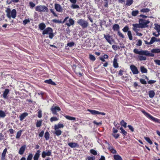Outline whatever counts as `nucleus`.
Segmentation results:
<instances>
[{"mask_svg": "<svg viewBox=\"0 0 160 160\" xmlns=\"http://www.w3.org/2000/svg\"><path fill=\"white\" fill-rule=\"evenodd\" d=\"M139 22L138 24L140 26L141 28H142L148 27V25L147 24L149 23L150 21L148 20L140 19H139Z\"/></svg>", "mask_w": 160, "mask_h": 160, "instance_id": "obj_2", "label": "nucleus"}, {"mask_svg": "<svg viewBox=\"0 0 160 160\" xmlns=\"http://www.w3.org/2000/svg\"><path fill=\"white\" fill-rule=\"evenodd\" d=\"M132 26H133V30L136 33L139 30L138 28H141V27L138 24H133Z\"/></svg>", "mask_w": 160, "mask_h": 160, "instance_id": "obj_9", "label": "nucleus"}, {"mask_svg": "<svg viewBox=\"0 0 160 160\" xmlns=\"http://www.w3.org/2000/svg\"><path fill=\"white\" fill-rule=\"evenodd\" d=\"M120 124L122 126H123L125 128H126L127 123L126 122H125L124 120H122L121 121Z\"/></svg>", "mask_w": 160, "mask_h": 160, "instance_id": "obj_36", "label": "nucleus"}, {"mask_svg": "<svg viewBox=\"0 0 160 160\" xmlns=\"http://www.w3.org/2000/svg\"><path fill=\"white\" fill-rule=\"evenodd\" d=\"M26 147V145H24L20 148L18 152V153L22 155L23 153L25 150Z\"/></svg>", "mask_w": 160, "mask_h": 160, "instance_id": "obj_14", "label": "nucleus"}, {"mask_svg": "<svg viewBox=\"0 0 160 160\" xmlns=\"http://www.w3.org/2000/svg\"><path fill=\"white\" fill-rule=\"evenodd\" d=\"M41 151L39 150H38L37 151L33 157L34 160H38L39 157L40 153Z\"/></svg>", "mask_w": 160, "mask_h": 160, "instance_id": "obj_17", "label": "nucleus"}, {"mask_svg": "<svg viewBox=\"0 0 160 160\" xmlns=\"http://www.w3.org/2000/svg\"><path fill=\"white\" fill-rule=\"evenodd\" d=\"M138 58L140 61L145 60L147 59L146 57L143 56L141 55H139L138 56Z\"/></svg>", "mask_w": 160, "mask_h": 160, "instance_id": "obj_39", "label": "nucleus"}, {"mask_svg": "<svg viewBox=\"0 0 160 160\" xmlns=\"http://www.w3.org/2000/svg\"><path fill=\"white\" fill-rule=\"evenodd\" d=\"M22 132V131L20 130L17 132L16 136V138H19L20 137L21 134Z\"/></svg>", "mask_w": 160, "mask_h": 160, "instance_id": "obj_46", "label": "nucleus"}, {"mask_svg": "<svg viewBox=\"0 0 160 160\" xmlns=\"http://www.w3.org/2000/svg\"><path fill=\"white\" fill-rule=\"evenodd\" d=\"M42 122L41 121H38L36 124V127H39L41 126Z\"/></svg>", "mask_w": 160, "mask_h": 160, "instance_id": "obj_53", "label": "nucleus"}, {"mask_svg": "<svg viewBox=\"0 0 160 160\" xmlns=\"http://www.w3.org/2000/svg\"><path fill=\"white\" fill-rule=\"evenodd\" d=\"M65 117L68 119L70 120L75 121L76 120V118L72 117L66 115Z\"/></svg>", "mask_w": 160, "mask_h": 160, "instance_id": "obj_35", "label": "nucleus"}, {"mask_svg": "<svg viewBox=\"0 0 160 160\" xmlns=\"http://www.w3.org/2000/svg\"><path fill=\"white\" fill-rule=\"evenodd\" d=\"M6 12L7 13V17L9 18H11V10L9 8H7V10H6Z\"/></svg>", "mask_w": 160, "mask_h": 160, "instance_id": "obj_30", "label": "nucleus"}, {"mask_svg": "<svg viewBox=\"0 0 160 160\" xmlns=\"http://www.w3.org/2000/svg\"><path fill=\"white\" fill-rule=\"evenodd\" d=\"M44 82L46 83H47L53 85H56L55 83L52 81V80L51 79L45 80Z\"/></svg>", "mask_w": 160, "mask_h": 160, "instance_id": "obj_24", "label": "nucleus"}, {"mask_svg": "<svg viewBox=\"0 0 160 160\" xmlns=\"http://www.w3.org/2000/svg\"><path fill=\"white\" fill-rule=\"evenodd\" d=\"M51 150H48L47 152L45 151H43L42 154V157L43 158H45L46 156H50L51 154Z\"/></svg>", "mask_w": 160, "mask_h": 160, "instance_id": "obj_11", "label": "nucleus"}, {"mask_svg": "<svg viewBox=\"0 0 160 160\" xmlns=\"http://www.w3.org/2000/svg\"><path fill=\"white\" fill-rule=\"evenodd\" d=\"M77 23L80 25L83 28H87L88 25V23L87 21L82 19H80L78 20Z\"/></svg>", "mask_w": 160, "mask_h": 160, "instance_id": "obj_5", "label": "nucleus"}, {"mask_svg": "<svg viewBox=\"0 0 160 160\" xmlns=\"http://www.w3.org/2000/svg\"><path fill=\"white\" fill-rule=\"evenodd\" d=\"M140 82L142 84H147V82H146V81L144 79H140Z\"/></svg>", "mask_w": 160, "mask_h": 160, "instance_id": "obj_57", "label": "nucleus"}, {"mask_svg": "<svg viewBox=\"0 0 160 160\" xmlns=\"http://www.w3.org/2000/svg\"><path fill=\"white\" fill-rule=\"evenodd\" d=\"M43 35L48 34L49 37L50 38L52 39L54 37V34L53 33V30L52 28L48 27L44 30L42 33Z\"/></svg>", "mask_w": 160, "mask_h": 160, "instance_id": "obj_1", "label": "nucleus"}, {"mask_svg": "<svg viewBox=\"0 0 160 160\" xmlns=\"http://www.w3.org/2000/svg\"><path fill=\"white\" fill-rule=\"evenodd\" d=\"M30 22L29 19H26L23 21V23L24 25H26Z\"/></svg>", "mask_w": 160, "mask_h": 160, "instance_id": "obj_56", "label": "nucleus"}, {"mask_svg": "<svg viewBox=\"0 0 160 160\" xmlns=\"http://www.w3.org/2000/svg\"><path fill=\"white\" fill-rule=\"evenodd\" d=\"M93 123L94 124H96L98 126V125H101L102 124V122L101 121V122H98L96 121H94L93 122Z\"/></svg>", "mask_w": 160, "mask_h": 160, "instance_id": "obj_60", "label": "nucleus"}, {"mask_svg": "<svg viewBox=\"0 0 160 160\" xmlns=\"http://www.w3.org/2000/svg\"><path fill=\"white\" fill-rule=\"evenodd\" d=\"M69 23L66 22V25H67L68 27H69L71 25H73L74 24V21L72 18H70L69 20Z\"/></svg>", "mask_w": 160, "mask_h": 160, "instance_id": "obj_16", "label": "nucleus"}, {"mask_svg": "<svg viewBox=\"0 0 160 160\" xmlns=\"http://www.w3.org/2000/svg\"><path fill=\"white\" fill-rule=\"evenodd\" d=\"M152 53H160V48H154L152 49L151 51Z\"/></svg>", "mask_w": 160, "mask_h": 160, "instance_id": "obj_33", "label": "nucleus"}, {"mask_svg": "<svg viewBox=\"0 0 160 160\" xmlns=\"http://www.w3.org/2000/svg\"><path fill=\"white\" fill-rule=\"evenodd\" d=\"M154 61L156 64L160 66V60H155Z\"/></svg>", "mask_w": 160, "mask_h": 160, "instance_id": "obj_64", "label": "nucleus"}, {"mask_svg": "<svg viewBox=\"0 0 160 160\" xmlns=\"http://www.w3.org/2000/svg\"><path fill=\"white\" fill-rule=\"evenodd\" d=\"M32 153H30L28 155L27 160H32Z\"/></svg>", "mask_w": 160, "mask_h": 160, "instance_id": "obj_58", "label": "nucleus"}, {"mask_svg": "<svg viewBox=\"0 0 160 160\" xmlns=\"http://www.w3.org/2000/svg\"><path fill=\"white\" fill-rule=\"evenodd\" d=\"M120 28V27L119 25L118 24H115L113 25L112 27V29L114 31H118L119 29Z\"/></svg>", "mask_w": 160, "mask_h": 160, "instance_id": "obj_28", "label": "nucleus"}, {"mask_svg": "<svg viewBox=\"0 0 160 160\" xmlns=\"http://www.w3.org/2000/svg\"><path fill=\"white\" fill-rule=\"evenodd\" d=\"M68 145L72 148L79 147V145L76 142H69L68 143Z\"/></svg>", "mask_w": 160, "mask_h": 160, "instance_id": "obj_12", "label": "nucleus"}, {"mask_svg": "<svg viewBox=\"0 0 160 160\" xmlns=\"http://www.w3.org/2000/svg\"><path fill=\"white\" fill-rule=\"evenodd\" d=\"M128 35L129 37V39L130 40H132V37L131 32L130 31H128Z\"/></svg>", "mask_w": 160, "mask_h": 160, "instance_id": "obj_44", "label": "nucleus"}, {"mask_svg": "<svg viewBox=\"0 0 160 160\" xmlns=\"http://www.w3.org/2000/svg\"><path fill=\"white\" fill-rule=\"evenodd\" d=\"M130 68L133 74H136L139 73L137 68L134 65H131Z\"/></svg>", "mask_w": 160, "mask_h": 160, "instance_id": "obj_7", "label": "nucleus"}, {"mask_svg": "<svg viewBox=\"0 0 160 160\" xmlns=\"http://www.w3.org/2000/svg\"><path fill=\"white\" fill-rule=\"evenodd\" d=\"M145 51L141 50L139 51L137 49H134L133 50V52L136 54H138L140 55H144Z\"/></svg>", "mask_w": 160, "mask_h": 160, "instance_id": "obj_15", "label": "nucleus"}, {"mask_svg": "<svg viewBox=\"0 0 160 160\" xmlns=\"http://www.w3.org/2000/svg\"><path fill=\"white\" fill-rule=\"evenodd\" d=\"M7 149L6 148L4 150L2 154L1 157V160H5V156L6 152H7Z\"/></svg>", "mask_w": 160, "mask_h": 160, "instance_id": "obj_20", "label": "nucleus"}, {"mask_svg": "<svg viewBox=\"0 0 160 160\" xmlns=\"http://www.w3.org/2000/svg\"><path fill=\"white\" fill-rule=\"evenodd\" d=\"M129 28L128 26H125L122 29V31L123 32H128V31Z\"/></svg>", "mask_w": 160, "mask_h": 160, "instance_id": "obj_49", "label": "nucleus"}, {"mask_svg": "<svg viewBox=\"0 0 160 160\" xmlns=\"http://www.w3.org/2000/svg\"><path fill=\"white\" fill-rule=\"evenodd\" d=\"M55 8L56 11L59 12H62V8L59 4H55Z\"/></svg>", "mask_w": 160, "mask_h": 160, "instance_id": "obj_10", "label": "nucleus"}, {"mask_svg": "<svg viewBox=\"0 0 160 160\" xmlns=\"http://www.w3.org/2000/svg\"><path fill=\"white\" fill-rule=\"evenodd\" d=\"M6 116L5 113L3 111L0 110V118H4Z\"/></svg>", "mask_w": 160, "mask_h": 160, "instance_id": "obj_34", "label": "nucleus"}, {"mask_svg": "<svg viewBox=\"0 0 160 160\" xmlns=\"http://www.w3.org/2000/svg\"><path fill=\"white\" fill-rule=\"evenodd\" d=\"M74 43L73 42H72L68 43L67 45V46H69L70 47H71L73 46L74 45Z\"/></svg>", "mask_w": 160, "mask_h": 160, "instance_id": "obj_54", "label": "nucleus"}, {"mask_svg": "<svg viewBox=\"0 0 160 160\" xmlns=\"http://www.w3.org/2000/svg\"><path fill=\"white\" fill-rule=\"evenodd\" d=\"M153 40H152V38H151V40L150 41V42H148V41H146V40H145L144 41V42H145V43L146 44H147V45H151V44H152L153 43Z\"/></svg>", "mask_w": 160, "mask_h": 160, "instance_id": "obj_55", "label": "nucleus"}, {"mask_svg": "<svg viewBox=\"0 0 160 160\" xmlns=\"http://www.w3.org/2000/svg\"><path fill=\"white\" fill-rule=\"evenodd\" d=\"M108 149L113 154H115L117 153L116 151L114 149L112 146H110L109 144H108Z\"/></svg>", "mask_w": 160, "mask_h": 160, "instance_id": "obj_18", "label": "nucleus"}, {"mask_svg": "<svg viewBox=\"0 0 160 160\" xmlns=\"http://www.w3.org/2000/svg\"><path fill=\"white\" fill-rule=\"evenodd\" d=\"M155 27L154 28L158 32H160V25L158 24H155Z\"/></svg>", "mask_w": 160, "mask_h": 160, "instance_id": "obj_40", "label": "nucleus"}, {"mask_svg": "<svg viewBox=\"0 0 160 160\" xmlns=\"http://www.w3.org/2000/svg\"><path fill=\"white\" fill-rule=\"evenodd\" d=\"M28 115L27 112H24L20 116V120L22 121Z\"/></svg>", "mask_w": 160, "mask_h": 160, "instance_id": "obj_22", "label": "nucleus"}, {"mask_svg": "<svg viewBox=\"0 0 160 160\" xmlns=\"http://www.w3.org/2000/svg\"><path fill=\"white\" fill-rule=\"evenodd\" d=\"M150 11V9L148 8H144L141 9L140 11L142 12H148Z\"/></svg>", "mask_w": 160, "mask_h": 160, "instance_id": "obj_42", "label": "nucleus"}, {"mask_svg": "<svg viewBox=\"0 0 160 160\" xmlns=\"http://www.w3.org/2000/svg\"><path fill=\"white\" fill-rule=\"evenodd\" d=\"M35 10L39 12H47L48 11V8L45 6L39 5L36 7Z\"/></svg>", "mask_w": 160, "mask_h": 160, "instance_id": "obj_4", "label": "nucleus"}, {"mask_svg": "<svg viewBox=\"0 0 160 160\" xmlns=\"http://www.w3.org/2000/svg\"><path fill=\"white\" fill-rule=\"evenodd\" d=\"M58 118L56 117H52L50 118V121L51 122H52L58 121Z\"/></svg>", "mask_w": 160, "mask_h": 160, "instance_id": "obj_50", "label": "nucleus"}, {"mask_svg": "<svg viewBox=\"0 0 160 160\" xmlns=\"http://www.w3.org/2000/svg\"><path fill=\"white\" fill-rule=\"evenodd\" d=\"M142 41L140 40H139L138 41V42L136 44V45L137 46H140L142 45Z\"/></svg>", "mask_w": 160, "mask_h": 160, "instance_id": "obj_62", "label": "nucleus"}, {"mask_svg": "<svg viewBox=\"0 0 160 160\" xmlns=\"http://www.w3.org/2000/svg\"><path fill=\"white\" fill-rule=\"evenodd\" d=\"M141 72L142 73H147L148 72L147 69L144 66H141L140 67Z\"/></svg>", "mask_w": 160, "mask_h": 160, "instance_id": "obj_27", "label": "nucleus"}, {"mask_svg": "<svg viewBox=\"0 0 160 160\" xmlns=\"http://www.w3.org/2000/svg\"><path fill=\"white\" fill-rule=\"evenodd\" d=\"M133 2V0H127L126 5L127 6H130L132 3Z\"/></svg>", "mask_w": 160, "mask_h": 160, "instance_id": "obj_43", "label": "nucleus"}, {"mask_svg": "<svg viewBox=\"0 0 160 160\" xmlns=\"http://www.w3.org/2000/svg\"><path fill=\"white\" fill-rule=\"evenodd\" d=\"M139 13L138 10L133 11L132 12L131 15L133 16H136Z\"/></svg>", "mask_w": 160, "mask_h": 160, "instance_id": "obj_38", "label": "nucleus"}, {"mask_svg": "<svg viewBox=\"0 0 160 160\" xmlns=\"http://www.w3.org/2000/svg\"><path fill=\"white\" fill-rule=\"evenodd\" d=\"M142 112L145 115L146 117L151 119V120L157 123H160V120L155 118L146 112L145 110H142Z\"/></svg>", "mask_w": 160, "mask_h": 160, "instance_id": "obj_3", "label": "nucleus"}, {"mask_svg": "<svg viewBox=\"0 0 160 160\" xmlns=\"http://www.w3.org/2000/svg\"><path fill=\"white\" fill-rule=\"evenodd\" d=\"M9 90L8 89H6L3 92V97L4 98H7V95L9 93Z\"/></svg>", "mask_w": 160, "mask_h": 160, "instance_id": "obj_19", "label": "nucleus"}, {"mask_svg": "<svg viewBox=\"0 0 160 160\" xmlns=\"http://www.w3.org/2000/svg\"><path fill=\"white\" fill-rule=\"evenodd\" d=\"M149 97L150 98H153L155 95V93L153 90H151L149 92Z\"/></svg>", "mask_w": 160, "mask_h": 160, "instance_id": "obj_31", "label": "nucleus"}, {"mask_svg": "<svg viewBox=\"0 0 160 160\" xmlns=\"http://www.w3.org/2000/svg\"><path fill=\"white\" fill-rule=\"evenodd\" d=\"M118 33L119 36L122 37L123 38H124V36L123 34L119 31H118Z\"/></svg>", "mask_w": 160, "mask_h": 160, "instance_id": "obj_63", "label": "nucleus"}, {"mask_svg": "<svg viewBox=\"0 0 160 160\" xmlns=\"http://www.w3.org/2000/svg\"><path fill=\"white\" fill-rule=\"evenodd\" d=\"M114 158L115 160H122V157L119 155H114Z\"/></svg>", "mask_w": 160, "mask_h": 160, "instance_id": "obj_32", "label": "nucleus"}, {"mask_svg": "<svg viewBox=\"0 0 160 160\" xmlns=\"http://www.w3.org/2000/svg\"><path fill=\"white\" fill-rule=\"evenodd\" d=\"M71 7L73 9L79 8V7L78 5L74 4H72L71 6Z\"/></svg>", "mask_w": 160, "mask_h": 160, "instance_id": "obj_52", "label": "nucleus"}, {"mask_svg": "<svg viewBox=\"0 0 160 160\" xmlns=\"http://www.w3.org/2000/svg\"><path fill=\"white\" fill-rule=\"evenodd\" d=\"M90 152L92 154H93V155H96L97 154V151L93 149H91L90 150Z\"/></svg>", "mask_w": 160, "mask_h": 160, "instance_id": "obj_51", "label": "nucleus"}, {"mask_svg": "<svg viewBox=\"0 0 160 160\" xmlns=\"http://www.w3.org/2000/svg\"><path fill=\"white\" fill-rule=\"evenodd\" d=\"M46 27V25L43 23H41L39 25V28L41 30H43Z\"/></svg>", "mask_w": 160, "mask_h": 160, "instance_id": "obj_29", "label": "nucleus"}, {"mask_svg": "<svg viewBox=\"0 0 160 160\" xmlns=\"http://www.w3.org/2000/svg\"><path fill=\"white\" fill-rule=\"evenodd\" d=\"M145 139L149 144H152V142L151 140L148 137H144Z\"/></svg>", "mask_w": 160, "mask_h": 160, "instance_id": "obj_45", "label": "nucleus"}, {"mask_svg": "<svg viewBox=\"0 0 160 160\" xmlns=\"http://www.w3.org/2000/svg\"><path fill=\"white\" fill-rule=\"evenodd\" d=\"M89 56V58L91 60L94 61L95 60L96 58L94 55L90 54Z\"/></svg>", "mask_w": 160, "mask_h": 160, "instance_id": "obj_48", "label": "nucleus"}, {"mask_svg": "<svg viewBox=\"0 0 160 160\" xmlns=\"http://www.w3.org/2000/svg\"><path fill=\"white\" fill-rule=\"evenodd\" d=\"M64 127V125L61 123H58V125H55L54 126L55 130L58 129L60 128H63Z\"/></svg>", "mask_w": 160, "mask_h": 160, "instance_id": "obj_26", "label": "nucleus"}, {"mask_svg": "<svg viewBox=\"0 0 160 160\" xmlns=\"http://www.w3.org/2000/svg\"><path fill=\"white\" fill-rule=\"evenodd\" d=\"M128 127L129 128V129L131 130L132 132H133L134 131V129L132 126L131 125H128Z\"/></svg>", "mask_w": 160, "mask_h": 160, "instance_id": "obj_59", "label": "nucleus"}, {"mask_svg": "<svg viewBox=\"0 0 160 160\" xmlns=\"http://www.w3.org/2000/svg\"><path fill=\"white\" fill-rule=\"evenodd\" d=\"M55 132L54 133L55 134H56L57 136H59L61 135L62 132L60 130L58 129L55 130Z\"/></svg>", "mask_w": 160, "mask_h": 160, "instance_id": "obj_37", "label": "nucleus"}, {"mask_svg": "<svg viewBox=\"0 0 160 160\" xmlns=\"http://www.w3.org/2000/svg\"><path fill=\"white\" fill-rule=\"evenodd\" d=\"M153 40V43L155 42H160V38H157L155 37H153L151 38Z\"/></svg>", "mask_w": 160, "mask_h": 160, "instance_id": "obj_47", "label": "nucleus"}, {"mask_svg": "<svg viewBox=\"0 0 160 160\" xmlns=\"http://www.w3.org/2000/svg\"><path fill=\"white\" fill-rule=\"evenodd\" d=\"M51 110L53 114L57 115L58 114L57 112V111H60L61 109L59 107L55 106L53 105L51 108Z\"/></svg>", "mask_w": 160, "mask_h": 160, "instance_id": "obj_6", "label": "nucleus"}, {"mask_svg": "<svg viewBox=\"0 0 160 160\" xmlns=\"http://www.w3.org/2000/svg\"><path fill=\"white\" fill-rule=\"evenodd\" d=\"M113 66L115 68H117L118 67V64L117 62V59L115 58L113 61Z\"/></svg>", "mask_w": 160, "mask_h": 160, "instance_id": "obj_23", "label": "nucleus"}, {"mask_svg": "<svg viewBox=\"0 0 160 160\" xmlns=\"http://www.w3.org/2000/svg\"><path fill=\"white\" fill-rule=\"evenodd\" d=\"M52 21L53 22L55 23H62V21L56 19H53Z\"/></svg>", "mask_w": 160, "mask_h": 160, "instance_id": "obj_61", "label": "nucleus"}, {"mask_svg": "<svg viewBox=\"0 0 160 160\" xmlns=\"http://www.w3.org/2000/svg\"><path fill=\"white\" fill-rule=\"evenodd\" d=\"M16 11L15 9H13L12 10L11 12V16L13 18H15L16 16Z\"/></svg>", "mask_w": 160, "mask_h": 160, "instance_id": "obj_21", "label": "nucleus"}, {"mask_svg": "<svg viewBox=\"0 0 160 160\" xmlns=\"http://www.w3.org/2000/svg\"><path fill=\"white\" fill-rule=\"evenodd\" d=\"M152 53H150L147 50H145L144 55L146 56H148L154 57V55Z\"/></svg>", "mask_w": 160, "mask_h": 160, "instance_id": "obj_25", "label": "nucleus"}, {"mask_svg": "<svg viewBox=\"0 0 160 160\" xmlns=\"http://www.w3.org/2000/svg\"><path fill=\"white\" fill-rule=\"evenodd\" d=\"M104 37L105 38L107 41L110 44H112V38H111L110 36L109 35H106L104 34Z\"/></svg>", "mask_w": 160, "mask_h": 160, "instance_id": "obj_13", "label": "nucleus"}, {"mask_svg": "<svg viewBox=\"0 0 160 160\" xmlns=\"http://www.w3.org/2000/svg\"><path fill=\"white\" fill-rule=\"evenodd\" d=\"M88 111L90 112L92 114L94 115L97 114H101L102 115H105V113L104 112H100L98 111L95 110L88 109Z\"/></svg>", "mask_w": 160, "mask_h": 160, "instance_id": "obj_8", "label": "nucleus"}, {"mask_svg": "<svg viewBox=\"0 0 160 160\" xmlns=\"http://www.w3.org/2000/svg\"><path fill=\"white\" fill-rule=\"evenodd\" d=\"M50 134L48 132H46L45 134L44 137L46 140H48L49 138Z\"/></svg>", "mask_w": 160, "mask_h": 160, "instance_id": "obj_41", "label": "nucleus"}]
</instances>
